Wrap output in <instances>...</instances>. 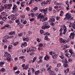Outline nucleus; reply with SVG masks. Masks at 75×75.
I'll use <instances>...</instances> for the list:
<instances>
[{
  "label": "nucleus",
  "instance_id": "obj_1",
  "mask_svg": "<svg viewBox=\"0 0 75 75\" xmlns=\"http://www.w3.org/2000/svg\"><path fill=\"white\" fill-rule=\"evenodd\" d=\"M72 18H71V15L69 14V13H67L66 14V17L64 18V20H67V23H69L70 22V20H71Z\"/></svg>",
  "mask_w": 75,
  "mask_h": 75
},
{
  "label": "nucleus",
  "instance_id": "obj_2",
  "mask_svg": "<svg viewBox=\"0 0 75 75\" xmlns=\"http://www.w3.org/2000/svg\"><path fill=\"white\" fill-rule=\"evenodd\" d=\"M10 37L8 35H6L4 37H3L2 39V42L4 43H7L8 42V40L7 39H10Z\"/></svg>",
  "mask_w": 75,
  "mask_h": 75
},
{
  "label": "nucleus",
  "instance_id": "obj_3",
  "mask_svg": "<svg viewBox=\"0 0 75 75\" xmlns=\"http://www.w3.org/2000/svg\"><path fill=\"white\" fill-rule=\"evenodd\" d=\"M44 25H43L42 27V29H43V30H45V28H47V29H48L50 27V25H48V22H45L44 23Z\"/></svg>",
  "mask_w": 75,
  "mask_h": 75
},
{
  "label": "nucleus",
  "instance_id": "obj_4",
  "mask_svg": "<svg viewBox=\"0 0 75 75\" xmlns=\"http://www.w3.org/2000/svg\"><path fill=\"white\" fill-rule=\"evenodd\" d=\"M15 22L16 23H17V24H18V25H19V27H20V28H23L24 27V25H22V24H21V23H20V22L19 20L18 19L16 20Z\"/></svg>",
  "mask_w": 75,
  "mask_h": 75
},
{
  "label": "nucleus",
  "instance_id": "obj_5",
  "mask_svg": "<svg viewBox=\"0 0 75 75\" xmlns=\"http://www.w3.org/2000/svg\"><path fill=\"white\" fill-rule=\"evenodd\" d=\"M42 14L41 13H40L38 16V17H37L38 19H40V21H41V20H42V18H43L44 16V15H42Z\"/></svg>",
  "mask_w": 75,
  "mask_h": 75
},
{
  "label": "nucleus",
  "instance_id": "obj_6",
  "mask_svg": "<svg viewBox=\"0 0 75 75\" xmlns=\"http://www.w3.org/2000/svg\"><path fill=\"white\" fill-rule=\"evenodd\" d=\"M62 28L63 29V34L64 35H65V33H67V28L66 27V26L65 25H63L62 26Z\"/></svg>",
  "mask_w": 75,
  "mask_h": 75
},
{
  "label": "nucleus",
  "instance_id": "obj_7",
  "mask_svg": "<svg viewBox=\"0 0 75 75\" xmlns=\"http://www.w3.org/2000/svg\"><path fill=\"white\" fill-rule=\"evenodd\" d=\"M48 8H46L45 9L43 8V12L44 13V16H45L47 13H48Z\"/></svg>",
  "mask_w": 75,
  "mask_h": 75
},
{
  "label": "nucleus",
  "instance_id": "obj_8",
  "mask_svg": "<svg viewBox=\"0 0 75 75\" xmlns=\"http://www.w3.org/2000/svg\"><path fill=\"white\" fill-rule=\"evenodd\" d=\"M5 54H4V56L5 57H6L8 58V57H11V54L8 53V52H4Z\"/></svg>",
  "mask_w": 75,
  "mask_h": 75
},
{
  "label": "nucleus",
  "instance_id": "obj_9",
  "mask_svg": "<svg viewBox=\"0 0 75 75\" xmlns=\"http://www.w3.org/2000/svg\"><path fill=\"white\" fill-rule=\"evenodd\" d=\"M55 16H53L49 20V22L52 23V22H54L55 21V19H54V18H55Z\"/></svg>",
  "mask_w": 75,
  "mask_h": 75
},
{
  "label": "nucleus",
  "instance_id": "obj_10",
  "mask_svg": "<svg viewBox=\"0 0 75 75\" xmlns=\"http://www.w3.org/2000/svg\"><path fill=\"white\" fill-rule=\"evenodd\" d=\"M3 5L4 9H10L11 8L9 6H8L7 4H3Z\"/></svg>",
  "mask_w": 75,
  "mask_h": 75
},
{
  "label": "nucleus",
  "instance_id": "obj_11",
  "mask_svg": "<svg viewBox=\"0 0 75 75\" xmlns=\"http://www.w3.org/2000/svg\"><path fill=\"white\" fill-rule=\"evenodd\" d=\"M69 38L71 39H74L75 38V33H71L70 34V35L69 36Z\"/></svg>",
  "mask_w": 75,
  "mask_h": 75
},
{
  "label": "nucleus",
  "instance_id": "obj_12",
  "mask_svg": "<svg viewBox=\"0 0 75 75\" xmlns=\"http://www.w3.org/2000/svg\"><path fill=\"white\" fill-rule=\"evenodd\" d=\"M27 42H23V43L21 45V47L22 48H23V47H26L27 46Z\"/></svg>",
  "mask_w": 75,
  "mask_h": 75
},
{
  "label": "nucleus",
  "instance_id": "obj_13",
  "mask_svg": "<svg viewBox=\"0 0 75 75\" xmlns=\"http://www.w3.org/2000/svg\"><path fill=\"white\" fill-rule=\"evenodd\" d=\"M60 42L61 43H64L65 44L67 42V41L66 40H64L62 38H61L60 40Z\"/></svg>",
  "mask_w": 75,
  "mask_h": 75
},
{
  "label": "nucleus",
  "instance_id": "obj_14",
  "mask_svg": "<svg viewBox=\"0 0 75 75\" xmlns=\"http://www.w3.org/2000/svg\"><path fill=\"white\" fill-rule=\"evenodd\" d=\"M13 11L12 12L13 13H16V12L18 10V8H12Z\"/></svg>",
  "mask_w": 75,
  "mask_h": 75
},
{
  "label": "nucleus",
  "instance_id": "obj_15",
  "mask_svg": "<svg viewBox=\"0 0 75 75\" xmlns=\"http://www.w3.org/2000/svg\"><path fill=\"white\" fill-rule=\"evenodd\" d=\"M46 56H45L44 57V59L45 60H46V61H48V59H50V57L47 55V54H46Z\"/></svg>",
  "mask_w": 75,
  "mask_h": 75
},
{
  "label": "nucleus",
  "instance_id": "obj_16",
  "mask_svg": "<svg viewBox=\"0 0 75 75\" xmlns=\"http://www.w3.org/2000/svg\"><path fill=\"white\" fill-rule=\"evenodd\" d=\"M8 51L9 52H12V51L10 50H11L12 48H13V46L11 45H9L8 47Z\"/></svg>",
  "mask_w": 75,
  "mask_h": 75
},
{
  "label": "nucleus",
  "instance_id": "obj_17",
  "mask_svg": "<svg viewBox=\"0 0 75 75\" xmlns=\"http://www.w3.org/2000/svg\"><path fill=\"white\" fill-rule=\"evenodd\" d=\"M70 24L71 25V27L73 28L75 30V22H74L73 24H72L71 23H70Z\"/></svg>",
  "mask_w": 75,
  "mask_h": 75
},
{
  "label": "nucleus",
  "instance_id": "obj_18",
  "mask_svg": "<svg viewBox=\"0 0 75 75\" xmlns=\"http://www.w3.org/2000/svg\"><path fill=\"white\" fill-rule=\"evenodd\" d=\"M52 58L54 59H57V55L55 54V53L54 52V54L52 55Z\"/></svg>",
  "mask_w": 75,
  "mask_h": 75
},
{
  "label": "nucleus",
  "instance_id": "obj_19",
  "mask_svg": "<svg viewBox=\"0 0 75 75\" xmlns=\"http://www.w3.org/2000/svg\"><path fill=\"white\" fill-rule=\"evenodd\" d=\"M38 9V7H35L34 8H33L32 10H31L30 11L31 12H35L36 10H37Z\"/></svg>",
  "mask_w": 75,
  "mask_h": 75
},
{
  "label": "nucleus",
  "instance_id": "obj_20",
  "mask_svg": "<svg viewBox=\"0 0 75 75\" xmlns=\"http://www.w3.org/2000/svg\"><path fill=\"white\" fill-rule=\"evenodd\" d=\"M62 62L63 63L65 62V63H68V61H67V58H64V60H62Z\"/></svg>",
  "mask_w": 75,
  "mask_h": 75
},
{
  "label": "nucleus",
  "instance_id": "obj_21",
  "mask_svg": "<svg viewBox=\"0 0 75 75\" xmlns=\"http://www.w3.org/2000/svg\"><path fill=\"white\" fill-rule=\"evenodd\" d=\"M35 1L38 2V0H35ZM34 0H30V2L29 3V4H32V3H34Z\"/></svg>",
  "mask_w": 75,
  "mask_h": 75
},
{
  "label": "nucleus",
  "instance_id": "obj_22",
  "mask_svg": "<svg viewBox=\"0 0 75 75\" xmlns=\"http://www.w3.org/2000/svg\"><path fill=\"white\" fill-rule=\"evenodd\" d=\"M1 14L2 16L7 17V13H6V12H3L1 13Z\"/></svg>",
  "mask_w": 75,
  "mask_h": 75
},
{
  "label": "nucleus",
  "instance_id": "obj_23",
  "mask_svg": "<svg viewBox=\"0 0 75 75\" xmlns=\"http://www.w3.org/2000/svg\"><path fill=\"white\" fill-rule=\"evenodd\" d=\"M29 39H28V38L27 37V38H24L23 39V41H26L27 42H28V40H29Z\"/></svg>",
  "mask_w": 75,
  "mask_h": 75
},
{
  "label": "nucleus",
  "instance_id": "obj_24",
  "mask_svg": "<svg viewBox=\"0 0 75 75\" xmlns=\"http://www.w3.org/2000/svg\"><path fill=\"white\" fill-rule=\"evenodd\" d=\"M0 12L2 11V10H4V6L3 4L1 5V6L0 7Z\"/></svg>",
  "mask_w": 75,
  "mask_h": 75
},
{
  "label": "nucleus",
  "instance_id": "obj_25",
  "mask_svg": "<svg viewBox=\"0 0 75 75\" xmlns=\"http://www.w3.org/2000/svg\"><path fill=\"white\" fill-rule=\"evenodd\" d=\"M5 64V62H0V67H3V65H4Z\"/></svg>",
  "mask_w": 75,
  "mask_h": 75
},
{
  "label": "nucleus",
  "instance_id": "obj_26",
  "mask_svg": "<svg viewBox=\"0 0 75 75\" xmlns=\"http://www.w3.org/2000/svg\"><path fill=\"white\" fill-rule=\"evenodd\" d=\"M15 34H16V32H15V31H11L8 33V34H9V35H14Z\"/></svg>",
  "mask_w": 75,
  "mask_h": 75
},
{
  "label": "nucleus",
  "instance_id": "obj_27",
  "mask_svg": "<svg viewBox=\"0 0 75 75\" xmlns=\"http://www.w3.org/2000/svg\"><path fill=\"white\" fill-rule=\"evenodd\" d=\"M48 20V18H44H44L42 19V22H44L45 21H47Z\"/></svg>",
  "mask_w": 75,
  "mask_h": 75
},
{
  "label": "nucleus",
  "instance_id": "obj_28",
  "mask_svg": "<svg viewBox=\"0 0 75 75\" xmlns=\"http://www.w3.org/2000/svg\"><path fill=\"white\" fill-rule=\"evenodd\" d=\"M65 57H66L69 58L71 57V54H65Z\"/></svg>",
  "mask_w": 75,
  "mask_h": 75
},
{
  "label": "nucleus",
  "instance_id": "obj_29",
  "mask_svg": "<svg viewBox=\"0 0 75 75\" xmlns=\"http://www.w3.org/2000/svg\"><path fill=\"white\" fill-rule=\"evenodd\" d=\"M50 73L51 75H56V74H55L54 71H50Z\"/></svg>",
  "mask_w": 75,
  "mask_h": 75
},
{
  "label": "nucleus",
  "instance_id": "obj_30",
  "mask_svg": "<svg viewBox=\"0 0 75 75\" xmlns=\"http://www.w3.org/2000/svg\"><path fill=\"white\" fill-rule=\"evenodd\" d=\"M69 71V69L68 68L64 70V74H67V73H68Z\"/></svg>",
  "mask_w": 75,
  "mask_h": 75
},
{
  "label": "nucleus",
  "instance_id": "obj_31",
  "mask_svg": "<svg viewBox=\"0 0 75 75\" xmlns=\"http://www.w3.org/2000/svg\"><path fill=\"white\" fill-rule=\"evenodd\" d=\"M45 40H46L47 41H50V38H48V36H46L45 37Z\"/></svg>",
  "mask_w": 75,
  "mask_h": 75
},
{
  "label": "nucleus",
  "instance_id": "obj_32",
  "mask_svg": "<svg viewBox=\"0 0 75 75\" xmlns=\"http://www.w3.org/2000/svg\"><path fill=\"white\" fill-rule=\"evenodd\" d=\"M67 63H64V67H66V68L68 67V64H67Z\"/></svg>",
  "mask_w": 75,
  "mask_h": 75
},
{
  "label": "nucleus",
  "instance_id": "obj_33",
  "mask_svg": "<svg viewBox=\"0 0 75 75\" xmlns=\"http://www.w3.org/2000/svg\"><path fill=\"white\" fill-rule=\"evenodd\" d=\"M40 74V70H38L35 72V75H38Z\"/></svg>",
  "mask_w": 75,
  "mask_h": 75
},
{
  "label": "nucleus",
  "instance_id": "obj_34",
  "mask_svg": "<svg viewBox=\"0 0 75 75\" xmlns=\"http://www.w3.org/2000/svg\"><path fill=\"white\" fill-rule=\"evenodd\" d=\"M72 50L70 49L69 50V52L71 54H74V52H72Z\"/></svg>",
  "mask_w": 75,
  "mask_h": 75
},
{
  "label": "nucleus",
  "instance_id": "obj_35",
  "mask_svg": "<svg viewBox=\"0 0 75 75\" xmlns=\"http://www.w3.org/2000/svg\"><path fill=\"white\" fill-rule=\"evenodd\" d=\"M5 27L6 28H11V26H10V25H9L8 24H7L6 25H5Z\"/></svg>",
  "mask_w": 75,
  "mask_h": 75
},
{
  "label": "nucleus",
  "instance_id": "obj_36",
  "mask_svg": "<svg viewBox=\"0 0 75 75\" xmlns=\"http://www.w3.org/2000/svg\"><path fill=\"white\" fill-rule=\"evenodd\" d=\"M6 60H7L8 62H10L11 61V59L10 57H8L6 58Z\"/></svg>",
  "mask_w": 75,
  "mask_h": 75
},
{
  "label": "nucleus",
  "instance_id": "obj_37",
  "mask_svg": "<svg viewBox=\"0 0 75 75\" xmlns=\"http://www.w3.org/2000/svg\"><path fill=\"white\" fill-rule=\"evenodd\" d=\"M18 44H19V42H16L13 43V45L14 46H16V45H17Z\"/></svg>",
  "mask_w": 75,
  "mask_h": 75
},
{
  "label": "nucleus",
  "instance_id": "obj_38",
  "mask_svg": "<svg viewBox=\"0 0 75 75\" xmlns=\"http://www.w3.org/2000/svg\"><path fill=\"white\" fill-rule=\"evenodd\" d=\"M20 73V71L19 70L17 71L15 73V74L16 75H18Z\"/></svg>",
  "mask_w": 75,
  "mask_h": 75
},
{
  "label": "nucleus",
  "instance_id": "obj_39",
  "mask_svg": "<svg viewBox=\"0 0 75 75\" xmlns=\"http://www.w3.org/2000/svg\"><path fill=\"white\" fill-rule=\"evenodd\" d=\"M44 72H45V69L43 68L42 69V70L41 71V72L42 73H44Z\"/></svg>",
  "mask_w": 75,
  "mask_h": 75
},
{
  "label": "nucleus",
  "instance_id": "obj_40",
  "mask_svg": "<svg viewBox=\"0 0 75 75\" xmlns=\"http://www.w3.org/2000/svg\"><path fill=\"white\" fill-rule=\"evenodd\" d=\"M40 33L41 34H42L44 33V32L43 30L41 29L40 30Z\"/></svg>",
  "mask_w": 75,
  "mask_h": 75
},
{
  "label": "nucleus",
  "instance_id": "obj_41",
  "mask_svg": "<svg viewBox=\"0 0 75 75\" xmlns=\"http://www.w3.org/2000/svg\"><path fill=\"white\" fill-rule=\"evenodd\" d=\"M52 7L50 6L48 8V10H49V11H52Z\"/></svg>",
  "mask_w": 75,
  "mask_h": 75
},
{
  "label": "nucleus",
  "instance_id": "obj_42",
  "mask_svg": "<svg viewBox=\"0 0 75 75\" xmlns=\"http://www.w3.org/2000/svg\"><path fill=\"white\" fill-rule=\"evenodd\" d=\"M44 35L47 36L50 35V34L48 32H47L46 33H45Z\"/></svg>",
  "mask_w": 75,
  "mask_h": 75
},
{
  "label": "nucleus",
  "instance_id": "obj_43",
  "mask_svg": "<svg viewBox=\"0 0 75 75\" xmlns=\"http://www.w3.org/2000/svg\"><path fill=\"white\" fill-rule=\"evenodd\" d=\"M2 20H3V21H5L7 20V17H3L1 19Z\"/></svg>",
  "mask_w": 75,
  "mask_h": 75
},
{
  "label": "nucleus",
  "instance_id": "obj_44",
  "mask_svg": "<svg viewBox=\"0 0 75 75\" xmlns=\"http://www.w3.org/2000/svg\"><path fill=\"white\" fill-rule=\"evenodd\" d=\"M28 69V66H26L24 68H23V69H25V70H27Z\"/></svg>",
  "mask_w": 75,
  "mask_h": 75
},
{
  "label": "nucleus",
  "instance_id": "obj_45",
  "mask_svg": "<svg viewBox=\"0 0 75 75\" xmlns=\"http://www.w3.org/2000/svg\"><path fill=\"white\" fill-rule=\"evenodd\" d=\"M36 59H37V57H34L33 59V60L32 61L33 63H34V62H35V60H36Z\"/></svg>",
  "mask_w": 75,
  "mask_h": 75
},
{
  "label": "nucleus",
  "instance_id": "obj_46",
  "mask_svg": "<svg viewBox=\"0 0 75 75\" xmlns=\"http://www.w3.org/2000/svg\"><path fill=\"white\" fill-rule=\"evenodd\" d=\"M7 3V1L6 0H3L1 3L4 4V3Z\"/></svg>",
  "mask_w": 75,
  "mask_h": 75
},
{
  "label": "nucleus",
  "instance_id": "obj_47",
  "mask_svg": "<svg viewBox=\"0 0 75 75\" xmlns=\"http://www.w3.org/2000/svg\"><path fill=\"white\" fill-rule=\"evenodd\" d=\"M17 18H16V17H14L11 18V20L12 21H13V20H16V19H17Z\"/></svg>",
  "mask_w": 75,
  "mask_h": 75
},
{
  "label": "nucleus",
  "instance_id": "obj_48",
  "mask_svg": "<svg viewBox=\"0 0 75 75\" xmlns=\"http://www.w3.org/2000/svg\"><path fill=\"white\" fill-rule=\"evenodd\" d=\"M59 57H60V58H61V59H64V56L63 55L59 56Z\"/></svg>",
  "mask_w": 75,
  "mask_h": 75
},
{
  "label": "nucleus",
  "instance_id": "obj_49",
  "mask_svg": "<svg viewBox=\"0 0 75 75\" xmlns=\"http://www.w3.org/2000/svg\"><path fill=\"white\" fill-rule=\"evenodd\" d=\"M38 64H40V63L42 62V59H40L39 61L37 62Z\"/></svg>",
  "mask_w": 75,
  "mask_h": 75
},
{
  "label": "nucleus",
  "instance_id": "obj_50",
  "mask_svg": "<svg viewBox=\"0 0 75 75\" xmlns=\"http://www.w3.org/2000/svg\"><path fill=\"white\" fill-rule=\"evenodd\" d=\"M32 48L33 49H32L33 51H36V50H37V48H36L35 47H32Z\"/></svg>",
  "mask_w": 75,
  "mask_h": 75
},
{
  "label": "nucleus",
  "instance_id": "obj_51",
  "mask_svg": "<svg viewBox=\"0 0 75 75\" xmlns=\"http://www.w3.org/2000/svg\"><path fill=\"white\" fill-rule=\"evenodd\" d=\"M42 4V5L43 4H47V2H45V1H43L42 3H41Z\"/></svg>",
  "mask_w": 75,
  "mask_h": 75
},
{
  "label": "nucleus",
  "instance_id": "obj_52",
  "mask_svg": "<svg viewBox=\"0 0 75 75\" xmlns=\"http://www.w3.org/2000/svg\"><path fill=\"white\" fill-rule=\"evenodd\" d=\"M17 69H18V67H13V71H14V70H17Z\"/></svg>",
  "mask_w": 75,
  "mask_h": 75
},
{
  "label": "nucleus",
  "instance_id": "obj_53",
  "mask_svg": "<svg viewBox=\"0 0 75 75\" xmlns=\"http://www.w3.org/2000/svg\"><path fill=\"white\" fill-rule=\"evenodd\" d=\"M38 46L39 47H42L43 46V44L42 43H40L39 44Z\"/></svg>",
  "mask_w": 75,
  "mask_h": 75
},
{
  "label": "nucleus",
  "instance_id": "obj_54",
  "mask_svg": "<svg viewBox=\"0 0 75 75\" xmlns=\"http://www.w3.org/2000/svg\"><path fill=\"white\" fill-rule=\"evenodd\" d=\"M37 40L38 42H40L41 41V39H40L39 38H37Z\"/></svg>",
  "mask_w": 75,
  "mask_h": 75
},
{
  "label": "nucleus",
  "instance_id": "obj_55",
  "mask_svg": "<svg viewBox=\"0 0 75 75\" xmlns=\"http://www.w3.org/2000/svg\"><path fill=\"white\" fill-rule=\"evenodd\" d=\"M32 73H33V74H34V73L35 72V71L34 70V69L33 68H32Z\"/></svg>",
  "mask_w": 75,
  "mask_h": 75
},
{
  "label": "nucleus",
  "instance_id": "obj_56",
  "mask_svg": "<svg viewBox=\"0 0 75 75\" xmlns=\"http://www.w3.org/2000/svg\"><path fill=\"white\" fill-rule=\"evenodd\" d=\"M51 0H48L47 1V3L48 4H50V3H51Z\"/></svg>",
  "mask_w": 75,
  "mask_h": 75
},
{
  "label": "nucleus",
  "instance_id": "obj_57",
  "mask_svg": "<svg viewBox=\"0 0 75 75\" xmlns=\"http://www.w3.org/2000/svg\"><path fill=\"white\" fill-rule=\"evenodd\" d=\"M42 58H43V56H41L39 57V59H42Z\"/></svg>",
  "mask_w": 75,
  "mask_h": 75
},
{
  "label": "nucleus",
  "instance_id": "obj_58",
  "mask_svg": "<svg viewBox=\"0 0 75 75\" xmlns=\"http://www.w3.org/2000/svg\"><path fill=\"white\" fill-rule=\"evenodd\" d=\"M61 64L60 63H59L57 64V67H61Z\"/></svg>",
  "mask_w": 75,
  "mask_h": 75
},
{
  "label": "nucleus",
  "instance_id": "obj_59",
  "mask_svg": "<svg viewBox=\"0 0 75 75\" xmlns=\"http://www.w3.org/2000/svg\"><path fill=\"white\" fill-rule=\"evenodd\" d=\"M30 51V48L29 47L27 49V52H29Z\"/></svg>",
  "mask_w": 75,
  "mask_h": 75
},
{
  "label": "nucleus",
  "instance_id": "obj_60",
  "mask_svg": "<svg viewBox=\"0 0 75 75\" xmlns=\"http://www.w3.org/2000/svg\"><path fill=\"white\" fill-rule=\"evenodd\" d=\"M22 35L23 34L22 33H20L18 34V36H19V37H21V36H22Z\"/></svg>",
  "mask_w": 75,
  "mask_h": 75
},
{
  "label": "nucleus",
  "instance_id": "obj_61",
  "mask_svg": "<svg viewBox=\"0 0 75 75\" xmlns=\"http://www.w3.org/2000/svg\"><path fill=\"white\" fill-rule=\"evenodd\" d=\"M34 20H35L34 18H32L30 19V21H34Z\"/></svg>",
  "mask_w": 75,
  "mask_h": 75
},
{
  "label": "nucleus",
  "instance_id": "obj_62",
  "mask_svg": "<svg viewBox=\"0 0 75 75\" xmlns=\"http://www.w3.org/2000/svg\"><path fill=\"white\" fill-rule=\"evenodd\" d=\"M26 9L28 11H30V8H29V7H27Z\"/></svg>",
  "mask_w": 75,
  "mask_h": 75
},
{
  "label": "nucleus",
  "instance_id": "obj_63",
  "mask_svg": "<svg viewBox=\"0 0 75 75\" xmlns=\"http://www.w3.org/2000/svg\"><path fill=\"white\" fill-rule=\"evenodd\" d=\"M1 70L2 72H5V69L3 68H2Z\"/></svg>",
  "mask_w": 75,
  "mask_h": 75
},
{
  "label": "nucleus",
  "instance_id": "obj_64",
  "mask_svg": "<svg viewBox=\"0 0 75 75\" xmlns=\"http://www.w3.org/2000/svg\"><path fill=\"white\" fill-rule=\"evenodd\" d=\"M71 74L72 75H75V71H73L71 73Z\"/></svg>",
  "mask_w": 75,
  "mask_h": 75
}]
</instances>
